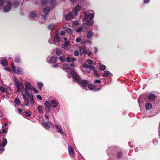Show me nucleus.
Returning a JSON list of instances; mask_svg holds the SVG:
<instances>
[{"label": "nucleus", "mask_w": 160, "mask_h": 160, "mask_svg": "<svg viewBox=\"0 0 160 160\" xmlns=\"http://www.w3.org/2000/svg\"><path fill=\"white\" fill-rule=\"evenodd\" d=\"M73 23H74V25H78V21H76L74 22Z\"/></svg>", "instance_id": "64"}, {"label": "nucleus", "mask_w": 160, "mask_h": 160, "mask_svg": "<svg viewBox=\"0 0 160 160\" xmlns=\"http://www.w3.org/2000/svg\"><path fill=\"white\" fill-rule=\"evenodd\" d=\"M153 143L154 144H157L158 143V141L156 140H153Z\"/></svg>", "instance_id": "63"}, {"label": "nucleus", "mask_w": 160, "mask_h": 160, "mask_svg": "<svg viewBox=\"0 0 160 160\" xmlns=\"http://www.w3.org/2000/svg\"><path fill=\"white\" fill-rule=\"evenodd\" d=\"M156 97L154 94H150L148 95V98L149 100H154Z\"/></svg>", "instance_id": "17"}, {"label": "nucleus", "mask_w": 160, "mask_h": 160, "mask_svg": "<svg viewBox=\"0 0 160 160\" xmlns=\"http://www.w3.org/2000/svg\"><path fill=\"white\" fill-rule=\"evenodd\" d=\"M101 82V81L100 80L96 79L94 82V83H100Z\"/></svg>", "instance_id": "51"}, {"label": "nucleus", "mask_w": 160, "mask_h": 160, "mask_svg": "<svg viewBox=\"0 0 160 160\" xmlns=\"http://www.w3.org/2000/svg\"><path fill=\"white\" fill-rule=\"evenodd\" d=\"M2 132L3 133H6V131H7L6 128H4V127L3 126H2Z\"/></svg>", "instance_id": "52"}, {"label": "nucleus", "mask_w": 160, "mask_h": 160, "mask_svg": "<svg viewBox=\"0 0 160 160\" xmlns=\"http://www.w3.org/2000/svg\"><path fill=\"white\" fill-rule=\"evenodd\" d=\"M1 64L4 66L8 65V61L7 59H4L1 62Z\"/></svg>", "instance_id": "23"}, {"label": "nucleus", "mask_w": 160, "mask_h": 160, "mask_svg": "<svg viewBox=\"0 0 160 160\" xmlns=\"http://www.w3.org/2000/svg\"><path fill=\"white\" fill-rule=\"evenodd\" d=\"M44 105L45 106V110L47 112H49L50 109V105L49 102L47 101H45L44 103Z\"/></svg>", "instance_id": "8"}, {"label": "nucleus", "mask_w": 160, "mask_h": 160, "mask_svg": "<svg viewBox=\"0 0 160 160\" xmlns=\"http://www.w3.org/2000/svg\"><path fill=\"white\" fill-rule=\"evenodd\" d=\"M99 69L101 70H104L106 69V66L104 65L101 64L99 66Z\"/></svg>", "instance_id": "38"}, {"label": "nucleus", "mask_w": 160, "mask_h": 160, "mask_svg": "<svg viewBox=\"0 0 160 160\" xmlns=\"http://www.w3.org/2000/svg\"><path fill=\"white\" fill-rule=\"evenodd\" d=\"M74 54L75 56H77L79 55V52L78 50H75L74 52Z\"/></svg>", "instance_id": "50"}, {"label": "nucleus", "mask_w": 160, "mask_h": 160, "mask_svg": "<svg viewBox=\"0 0 160 160\" xmlns=\"http://www.w3.org/2000/svg\"><path fill=\"white\" fill-rule=\"evenodd\" d=\"M30 98V104L32 106H33L34 105V99L33 98L32 95H31L29 97Z\"/></svg>", "instance_id": "20"}, {"label": "nucleus", "mask_w": 160, "mask_h": 160, "mask_svg": "<svg viewBox=\"0 0 160 160\" xmlns=\"http://www.w3.org/2000/svg\"><path fill=\"white\" fill-rule=\"evenodd\" d=\"M56 54L58 56L61 54L62 52L59 48H56Z\"/></svg>", "instance_id": "34"}, {"label": "nucleus", "mask_w": 160, "mask_h": 160, "mask_svg": "<svg viewBox=\"0 0 160 160\" xmlns=\"http://www.w3.org/2000/svg\"><path fill=\"white\" fill-rule=\"evenodd\" d=\"M81 6L79 4H78L74 8L72 12L74 14L75 16H77L78 12L80 11L81 9Z\"/></svg>", "instance_id": "5"}, {"label": "nucleus", "mask_w": 160, "mask_h": 160, "mask_svg": "<svg viewBox=\"0 0 160 160\" xmlns=\"http://www.w3.org/2000/svg\"><path fill=\"white\" fill-rule=\"evenodd\" d=\"M4 4L3 1L2 0H0V7H2Z\"/></svg>", "instance_id": "56"}, {"label": "nucleus", "mask_w": 160, "mask_h": 160, "mask_svg": "<svg viewBox=\"0 0 160 160\" xmlns=\"http://www.w3.org/2000/svg\"><path fill=\"white\" fill-rule=\"evenodd\" d=\"M88 83V81L83 80L79 82V84L82 87H85L87 85Z\"/></svg>", "instance_id": "9"}, {"label": "nucleus", "mask_w": 160, "mask_h": 160, "mask_svg": "<svg viewBox=\"0 0 160 160\" xmlns=\"http://www.w3.org/2000/svg\"><path fill=\"white\" fill-rule=\"evenodd\" d=\"M30 16L31 17L34 18L37 16V14L34 12H32L30 13Z\"/></svg>", "instance_id": "33"}, {"label": "nucleus", "mask_w": 160, "mask_h": 160, "mask_svg": "<svg viewBox=\"0 0 160 160\" xmlns=\"http://www.w3.org/2000/svg\"><path fill=\"white\" fill-rule=\"evenodd\" d=\"M66 61H67V62H70V61H71V59L70 58L68 57L66 58Z\"/></svg>", "instance_id": "57"}, {"label": "nucleus", "mask_w": 160, "mask_h": 160, "mask_svg": "<svg viewBox=\"0 0 160 160\" xmlns=\"http://www.w3.org/2000/svg\"><path fill=\"white\" fill-rule=\"evenodd\" d=\"M70 44V42L69 41H65L64 42V44L63 46V48L64 49L66 48Z\"/></svg>", "instance_id": "24"}, {"label": "nucleus", "mask_w": 160, "mask_h": 160, "mask_svg": "<svg viewBox=\"0 0 160 160\" xmlns=\"http://www.w3.org/2000/svg\"><path fill=\"white\" fill-rule=\"evenodd\" d=\"M50 9L49 7H47L43 9V12L45 13H48L50 11Z\"/></svg>", "instance_id": "26"}, {"label": "nucleus", "mask_w": 160, "mask_h": 160, "mask_svg": "<svg viewBox=\"0 0 160 160\" xmlns=\"http://www.w3.org/2000/svg\"><path fill=\"white\" fill-rule=\"evenodd\" d=\"M56 3V2L54 1H52L50 2V4L52 7L54 6L55 5Z\"/></svg>", "instance_id": "49"}, {"label": "nucleus", "mask_w": 160, "mask_h": 160, "mask_svg": "<svg viewBox=\"0 0 160 160\" xmlns=\"http://www.w3.org/2000/svg\"><path fill=\"white\" fill-rule=\"evenodd\" d=\"M69 155L70 156L72 155L73 153V149L71 147H70L69 148Z\"/></svg>", "instance_id": "36"}, {"label": "nucleus", "mask_w": 160, "mask_h": 160, "mask_svg": "<svg viewBox=\"0 0 160 160\" xmlns=\"http://www.w3.org/2000/svg\"><path fill=\"white\" fill-rule=\"evenodd\" d=\"M63 29H64L66 31V32L69 34H72V30L66 26H63Z\"/></svg>", "instance_id": "14"}, {"label": "nucleus", "mask_w": 160, "mask_h": 160, "mask_svg": "<svg viewBox=\"0 0 160 160\" xmlns=\"http://www.w3.org/2000/svg\"><path fill=\"white\" fill-rule=\"evenodd\" d=\"M15 62H19L20 59L18 58H17L15 59Z\"/></svg>", "instance_id": "61"}, {"label": "nucleus", "mask_w": 160, "mask_h": 160, "mask_svg": "<svg viewBox=\"0 0 160 160\" xmlns=\"http://www.w3.org/2000/svg\"><path fill=\"white\" fill-rule=\"evenodd\" d=\"M94 72V73L95 74V75H96L97 76H99V74L97 72V70H96V71L95 72Z\"/></svg>", "instance_id": "60"}, {"label": "nucleus", "mask_w": 160, "mask_h": 160, "mask_svg": "<svg viewBox=\"0 0 160 160\" xmlns=\"http://www.w3.org/2000/svg\"><path fill=\"white\" fill-rule=\"evenodd\" d=\"M93 33L91 31H89L87 34V37L88 38H90L92 37L93 36Z\"/></svg>", "instance_id": "31"}, {"label": "nucleus", "mask_w": 160, "mask_h": 160, "mask_svg": "<svg viewBox=\"0 0 160 160\" xmlns=\"http://www.w3.org/2000/svg\"><path fill=\"white\" fill-rule=\"evenodd\" d=\"M81 41V38H77L76 40V42H79Z\"/></svg>", "instance_id": "53"}, {"label": "nucleus", "mask_w": 160, "mask_h": 160, "mask_svg": "<svg viewBox=\"0 0 160 160\" xmlns=\"http://www.w3.org/2000/svg\"><path fill=\"white\" fill-rule=\"evenodd\" d=\"M122 153L121 152H118L117 157L118 158H120L122 157Z\"/></svg>", "instance_id": "43"}, {"label": "nucleus", "mask_w": 160, "mask_h": 160, "mask_svg": "<svg viewBox=\"0 0 160 160\" xmlns=\"http://www.w3.org/2000/svg\"><path fill=\"white\" fill-rule=\"evenodd\" d=\"M11 4L10 2L7 3V4L5 5L4 7V12H8L11 10Z\"/></svg>", "instance_id": "6"}, {"label": "nucleus", "mask_w": 160, "mask_h": 160, "mask_svg": "<svg viewBox=\"0 0 160 160\" xmlns=\"http://www.w3.org/2000/svg\"><path fill=\"white\" fill-rule=\"evenodd\" d=\"M70 67L69 65L68 64H64L62 66V68L63 69H67Z\"/></svg>", "instance_id": "39"}, {"label": "nucleus", "mask_w": 160, "mask_h": 160, "mask_svg": "<svg viewBox=\"0 0 160 160\" xmlns=\"http://www.w3.org/2000/svg\"><path fill=\"white\" fill-rule=\"evenodd\" d=\"M42 124L46 129L52 127V124L50 122H44L42 123Z\"/></svg>", "instance_id": "11"}, {"label": "nucleus", "mask_w": 160, "mask_h": 160, "mask_svg": "<svg viewBox=\"0 0 160 160\" xmlns=\"http://www.w3.org/2000/svg\"><path fill=\"white\" fill-rule=\"evenodd\" d=\"M57 58L54 57H49L47 59L48 62L50 63H54L57 61Z\"/></svg>", "instance_id": "7"}, {"label": "nucleus", "mask_w": 160, "mask_h": 160, "mask_svg": "<svg viewBox=\"0 0 160 160\" xmlns=\"http://www.w3.org/2000/svg\"><path fill=\"white\" fill-rule=\"evenodd\" d=\"M4 150L5 148L4 147H2V148H0V151H2V152L4 151Z\"/></svg>", "instance_id": "62"}, {"label": "nucleus", "mask_w": 160, "mask_h": 160, "mask_svg": "<svg viewBox=\"0 0 160 160\" xmlns=\"http://www.w3.org/2000/svg\"><path fill=\"white\" fill-rule=\"evenodd\" d=\"M19 4V2L16 1L14 2L13 5L14 7H16L18 6Z\"/></svg>", "instance_id": "48"}, {"label": "nucleus", "mask_w": 160, "mask_h": 160, "mask_svg": "<svg viewBox=\"0 0 160 160\" xmlns=\"http://www.w3.org/2000/svg\"><path fill=\"white\" fill-rule=\"evenodd\" d=\"M85 50V47L84 46H82L80 48L79 51L80 53L83 54L84 53Z\"/></svg>", "instance_id": "22"}, {"label": "nucleus", "mask_w": 160, "mask_h": 160, "mask_svg": "<svg viewBox=\"0 0 160 160\" xmlns=\"http://www.w3.org/2000/svg\"><path fill=\"white\" fill-rule=\"evenodd\" d=\"M7 143V139L4 138L3 139L1 143V147H4L6 145Z\"/></svg>", "instance_id": "18"}, {"label": "nucleus", "mask_w": 160, "mask_h": 160, "mask_svg": "<svg viewBox=\"0 0 160 160\" xmlns=\"http://www.w3.org/2000/svg\"><path fill=\"white\" fill-rule=\"evenodd\" d=\"M0 91L2 92L3 93L5 91V88L3 86H0Z\"/></svg>", "instance_id": "42"}, {"label": "nucleus", "mask_w": 160, "mask_h": 160, "mask_svg": "<svg viewBox=\"0 0 160 160\" xmlns=\"http://www.w3.org/2000/svg\"><path fill=\"white\" fill-rule=\"evenodd\" d=\"M50 104L52 108H54L57 106V103L55 100H52L50 102Z\"/></svg>", "instance_id": "12"}, {"label": "nucleus", "mask_w": 160, "mask_h": 160, "mask_svg": "<svg viewBox=\"0 0 160 160\" xmlns=\"http://www.w3.org/2000/svg\"><path fill=\"white\" fill-rule=\"evenodd\" d=\"M38 110L39 112L41 113H43V109L42 106L39 105L38 108Z\"/></svg>", "instance_id": "32"}, {"label": "nucleus", "mask_w": 160, "mask_h": 160, "mask_svg": "<svg viewBox=\"0 0 160 160\" xmlns=\"http://www.w3.org/2000/svg\"><path fill=\"white\" fill-rule=\"evenodd\" d=\"M28 90V89L25 88V93L23 94L22 92H21L22 95L24 100L25 105L26 106H28L29 105V99L28 97L30 96L31 95H32L30 93Z\"/></svg>", "instance_id": "3"}, {"label": "nucleus", "mask_w": 160, "mask_h": 160, "mask_svg": "<svg viewBox=\"0 0 160 160\" xmlns=\"http://www.w3.org/2000/svg\"><path fill=\"white\" fill-rule=\"evenodd\" d=\"M70 73L73 77H74V76H75L77 74L75 71L73 69L72 70L70 71Z\"/></svg>", "instance_id": "40"}, {"label": "nucleus", "mask_w": 160, "mask_h": 160, "mask_svg": "<svg viewBox=\"0 0 160 160\" xmlns=\"http://www.w3.org/2000/svg\"><path fill=\"white\" fill-rule=\"evenodd\" d=\"M88 87L89 89L90 90H93L95 88V86L94 85L92 84H90L88 86Z\"/></svg>", "instance_id": "28"}, {"label": "nucleus", "mask_w": 160, "mask_h": 160, "mask_svg": "<svg viewBox=\"0 0 160 160\" xmlns=\"http://www.w3.org/2000/svg\"><path fill=\"white\" fill-rule=\"evenodd\" d=\"M82 67L85 69L86 71L88 73H90L92 69L93 72L96 71V68L90 65H88L86 63H83L82 64Z\"/></svg>", "instance_id": "4"}, {"label": "nucleus", "mask_w": 160, "mask_h": 160, "mask_svg": "<svg viewBox=\"0 0 160 160\" xmlns=\"http://www.w3.org/2000/svg\"><path fill=\"white\" fill-rule=\"evenodd\" d=\"M85 17L84 18L83 22H85L88 20V19L90 20L88 21L87 23H83V26L85 27V28H87V26L88 25H92L93 24V21L92 19L94 17V14H92L90 13H87V12H85Z\"/></svg>", "instance_id": "1"}, {"label": "nucleus", "mask_w": 160, "mask_h": 160, "mask_svg": "<svg viewBox=\"0 0 160 160\" xmlns=\"http://www.w3.org/2000/svg\"><path fill=\"white\" fill-rule=\"evenodd\" d=\"M83 27V26H82V27L81 26V27H80L78 29H77V30H76V32H81V31H82V30ZM84 28L86 29H87L88 28V27H87V28H85V27H84Z\"/></svg>", "instance_id": "37"}, {"label": "nucleus", "mask_w": 160, "mask_h": 160, "mask_svg": "<svg viewBox=\"0 0 160 160\" xmlns=\"http://www.w3.org/2000/svg\"><path fill=\"white\" fill-rule=\"evenodd\" d=\"M13 72L18 74H22L23 73V71L22 69L18 68L17 70L15 69V72Z\"/></svg>", "instance_id": "19"}, {"label": "nucleus", "mask_w": 160, "mask_h": 160, "mask_svg": "<svg viewBox=\"0 0 160 160\" xmlns=\"http://www.w3.org/2000/svg\"><path fill=\"white\" fill-rule=\"evenodd\" d=\"M65 33L63 31H61L60 32V35L61 36L63 35H64L65 34Z\"/></svg>", "instance_id": "58"}, {"label": "nucleus", "mask_w": 160, "mask_h": 160, "mask_svg": "<svg viewBox=\"0 0 160 160\" xmlns=\"http://www.w3.org/2000/svg\"><path fill=\"white\" fill-rule=\"evenodd\" d=\"M14 102L18 105H19L21 104L20 99L17 98L15 100Z\"/></svg>", "instance_id": "35"}, {"label": "nucleus", "mask_w": 160, "mask_h": 160, "mask_svg": "<svg viewBox=\"0 0 160 160\" xmlns=\"http://www.w3.org/2000/svg\"><path fill=\"white\" fill-rule=\"evenodd\" d=\"M73 79L77 82H78L80 80V77L77 74L73 77Z\"/></svg>", "instance_id": "30"}, {"label": "nucleus", "mask_w": 160, "mask_h": 160, "mask_svg": "<svg viewBox=\"0 0 160 160\" xmlns=\"http://www.w3.org/2000/svg\"><path fill=\"white\" fill-rule=\"evenodd\" d=\"M38 87L41 90L42 88V86H43V83H41V82H39L38 83Z\"/></svg>", "instance_id": "47"}, {"label": "nucleus", "mask_w": 160, "mask_h": 160, "mask_svg": "<svg viewBox=\"0 0 160 160\" xmlns=\"http://www.w3.org/2000/svg\"><path fill=\"white\" fill-rule=\"evenodd\" d=\"M32 90L35 93H38V91L36 89V88H34L33 87L32 88Z\"/></svg>", "instance_id": "54"}, {"label": "nucleus", "mask_w": 160, "mask_h": 160, "mask_svg": "<svg viewBox=\"0 0 160 160\" xmlns=\"http://www.w3.org/2000/svg\"><path fill=\"white\" fill-rule=\"evenodd\" d=\"M86 62L89 65L92 64V65H94L96 64L95 62L90 59H88L86 61Z\"/></svg>", "instance_id": "27"}, {"label": "nucleus", "mask_w": 160, "mask_h": 160, "mask_svg": "<svg viewBox=\"0 0 160 160\" xmlns=\"http://www.w3.org/2000/svg\"><path fill=\"white\" fill-rule=\"evenodd\" d=\"M25 88H26L31 91L32 90L33 87H32L31 84L30 83H26L25 84Z\"/></svg>", "instance_id": "15"}, {"label": "nucleus", "mask_w": 160, "mask_h": 160, "mask_svg": "<svg viewBox=\"0 0 160 160\" xmlns=\"http://www.w3.org/2000/svg\"><path fill=\"white\" fill-rule=\"evenodd\" d=\"M73 18V16L72 15V13L70 12L69 14H67L65 16V18L67 21H69Z\"/></svg>", "instance_id": "13"}, {"label": "nucleus", "mask_w": 160, "mask_h": 160, "mask_svg": "<svg viewBox=\"0 0 160 160\" xmlns=\"http://www.w3.org/2000/svg\"><path fill=\"white\" fill-rule=\"evenodd\" d=\"M152 107V105L149 103H146L145 105V108L147 110H148L151 108Z\"/></svg>", "instance_id": "21"}, {"label": "nucleus", "mask_w": 160, "mask_h": 160, "mask_svg": "<svg viewBox=\"0 0 160 160\" xmlns=\"http://www.w3.org/2000/svg\"><path fill=\"white\" fill-rule=\"evenodd\" d=\"M58 31L56 32L55 37L54 39V42H58L60 41V38L58 36Z\"/></svg>", "instance_id": "16"}, {"label": "nucleus", "mask_w": 160, "mask_h": 160, "mask_svg": "<svg viewBox=\"0 0 160 160\" xmlns=\"http://www.w3.org/2000/svg\"><path fill=\"white\" fill-rule=\"evenodd\" d=\"M54 27V25L53 24H51L48 26V28L50 30H52Z\"/></svg>", "instance_id": "44"}, {"label": "nucleus", "mask_w": 160, "mask_h": 160, "mask_svg": "<svg viewBox=\"0 0 160 160\" xmlns=\"http://www.w3.org/2000/svg\"><path fill=\"white\" fill-rule=\"evenodd\" d=\"M54 127L57 130V132H59L62 135H63L64 134V132H63L62 129L61 127L58 125H56Z\"/></svg>", "instance_id": "10"}, {"label": "nucleus", "mask_w": 160, "mask_h": 160, "mask_svg": "<svg viewBox=\"0 0 160 160\" xmlns=\"http://www.w3.org/2000/svg\"><path fill=\"white\" fill-rule=\"evenodd\" d=\"M111 74L110 72L105 71L102 76L103 77H106L108 76L109 75H111Z\"/></svg>", "instance_id": "25"}, {"label": "nucleus", "mask_w": 160, "mask_h": 160, "mask_svg": "<svg viewBox=\"0 0 160 160\" xmlns=\"http://www.w3.org/2000/svg\"><path fill=\"white\" fill-rule=\"evenodd\" d=\"M37 98L40 100H41L42 99V98L41 96L39 95H37L36 96Z\"/></svg>", "instance_id": "55"}, {"label": "nucleus", "mask_w": 160, "mask_h": 160, "mask_svg": "<svg viewBox=\"0 0 160 160\" xmlns=\"http://www.w3.org/2000/svg\"><path fill=\"white\" fill-rule=\"evenodd\" d=\"M12 69L13 72H15V67L14 66V62H12L11 63Z\"/></svg>", "instance_id": "41"}, {"label": "nucleus", "mask_w": 160, "mask_h": 160, "mask_svg": "<svg viewBox=\"0 0 160 160\" xmlns=\"http://www.w3.org/2000/svg\"><path fill=\"white\" fill-rule=\"evenodd\" d=\"M31 112H25V115L27 117H30L31 115Z\"/></svg>", "instance_id": "45"}, {"label": "nucleus", "mask_w": 160, "mask_h": 160, "mask_svg": "<svg viewBox=\"0 0 160 160\" xmlns=\"http://www.w3.org/2000/svg\"><path fill=\"white\" fill-rule=\"evenodd\" d=\"M48 2V0H42V3L43 5H46Z\"/></svg>", "instance_id": "46"}, {"label": "nucleus", "mask_w": 160, "mask_h": 160, "mask_svg": "<svg viewBox=\"0 0 160 160\" xmlns=\"http://www.w3.org/2000/svg\"><path fill=\"white\" fill-rule=\"evenodd\" d=\"M49 42L50 43H51V44H52V43H54V40H51V39H50V40H49Z\"/></svg>", "instance_id": "59"}, {"label": "nucleus", "mask_w": 160, "mask_h": 160, "mask_svg": "<svg viewBox=\"0 0 160 160\" xmlns=\"http://www.w3.org/2000/svg\"><path fill=\"white\" fill-rule=\"evenodd\" d=\"M13 81L16 87L18 92H22V89L24 88V85L21 82H19L16 78H14Z\"/></svg>", "instance_id": "2"}, {"label": "nucleus", "mask_w": 160, "mask_h": 160, "mask_svg": "<svg viewBox=\"0 0 160 160\" xmlns=\"http://www.w3.org/2000/svg\"><path fill=\"white\" fill-rule=\"evenodd\" d=\"M61 62H63L65 61V55L60 56L59 58Z\"/></svg>", "instance_id": "29"}]
</instances>
